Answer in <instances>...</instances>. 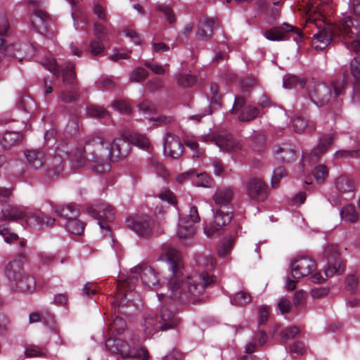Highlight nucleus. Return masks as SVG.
<instances>
[{
	"label": "nucleus",
	"instance_id": "nucleus-9",
	"mask_svg": "<svg viewBox=\"0 0 360 360\" xmlns=\"http://www.w3.org/2000/svg\"><path fill=\"white\" fill-rule=\"evenodd\" d=\"M103 148L99 150V153L103 154L104 162H108L107 159L110 158L111 160H122L127 156L131 150L129 141L124 137L115 139L112 143H110L102 137Z\"/></svg>",
	"mask_w": 360,
	"mask_h": 360
},
{
	"label": "nucleus",
	"instance_id": "nucleus-36",
	"mask_svg": "<svg viewBox=\"0 0 360 360\" xmlns=\"http://www.w3.org/2000/svg\"><path fill=\"white\" fill-rule=\"evenodd\" d=\"M337 190L342 193L352 192L354 190V184L347 176L341 175L335 181Z\"/></svg>",
	"mask_w": 360,
	"mask_h": 360
},
{
	"label": "nucleus",
	"instance_id": "nucleus-23",
	"mask_svg": "<svg viewBox=\"0 0 360 360\" xmlns=\"http://www.w3.org/2000/svg\"><path fill=\"white\" fill-rule=\"evenodd\" d=\"M164 152L172 158H179L184 152V146L179 136L167 132L163 139Z\"/></svg>",
	"mask_w": 360,
	"mask_h": 360
},
{
	"label": "nucleus",
	"instance_id": "nucleus-31",
	"mask_svg": "<svg viewBox=\"0 0 360 360\" xmlns=\"http://www.w3.org/2000/svg\"><path fill=\"white\" fill-rule=\"evenodd\" d=\"M22 139V134L20 131L6 130L0 140V144L6 150L10 149Z\"/></svg>",
	"mask_w": 360,
	"mask_h": 360
},
{
	"label": "nucleus",
	"instance_id": "nucleus-4",
	"mask_svg": "<svg viewBox=\"0 0 360 360\" xmlns=\"http://www.w3.org/2000/svg\"><path fill=\"white\" fill-rule=\"evenodd\" d=\"M103 148L102 137L94 136L86 141L84 147H77L73 150L70 161L77 167H83L86 162H89L95 172L103 173L110 169V165L104 162L103 154L99 153Z\"/></svg>",
	"mask_w": 360,
	"mask_h": 360
},
{
	"label": "nucleus",
	"instance_id": "nucleus-14",
	"mask_svg": "<svg viewBox=\"0 0 360 360\" xmlns=\"http://www.w3.org/2000/svg\"><path fill=\"white\" fill-rule=\"evenodd\" d=\"M126 226L139 236L148 238L153 235L155 221L148 215L128 217Z\"/></svg>",
	"mask_w": 360,
	"mask_h": 360
},
{
	"label": "nucleus",
	"instance_id": "nucleus-49",
	"mask_svg": "<svg viewBox=\"0 0 360 360\" xmlns=\"http://www.w3.org/2000/svg\"><path fill=\"white\" fill-rule=\"evenodd\" d=\"M148 76V72L146 69L139 67L131 72L129 76V80L133 82H142Z\"/></svg>",
	"mask_w": 360,
	"mask_h": 360
},
{
	"label": "nucleus",
	"instance_id": "nucleus-61",
	"mask_svg": "<svg viewBox=\"0 0 360 360\" xmlns=\"http://www.w3.org/2000/svg\"><path fill=\"white\" fill-rule=\"evenodd\" d=\"M139 109L144 115H153L155 112V105L148 101H144L139 105Z\"/></svg>",
	"mask_w": 360,
	"mask_h": 360
},
{
	"label": "nucleus",
	"instance_id": "nucleus-52",
	"mask_svg": "<svg viewBox=\"0 0 360 360\" xmlns=\"http://www.w3.org/2000/svg\"><path fill=\"white\" fill-rule=\"evenodd\" d=\"M313 174L316 181L321 183L328 176V169L326 165H319L315 167Z\"/></svg>",
	"mask_w": 360,
	"mask_h": 360
},
{
	"label": "nucleus",
	"instance_id": "nucleus-45",
	"mask_svg": "<svg viewBox=\"0 0 360 360\" xmlns=\"http://www.w3.org/2000/svg\"><path fill=\"white\" fill-rule=\"evenodd\" d=\"M194 177H196V184L198 186L211 188L214 184V181L212 176L207 174L205 172L198 174L195 172Z\"/></svg>",
	"mask_w": 360,
	"mask_h": 360
},
{
	"label": "nucleus",
	"instance_id": "nucleus-18",
	"mask_svg": "<svg viewBox=\"0 0 360 360\" xmlns=\"http://www.w3.org/2000/svg\"><path fill=\"white\" fill-rule=\"evenodd\" d=\"M72 146L68 142H61L56 148V155L51 158L53 168H48L47 177L52 178L58 176L62 170V162L69 160L73 151Z\"/></svg>",
	"mask_w": 360,
	"mask_h": 360
},
{
	"label": "nucleus",
	"instance_id": "nucleus-51",
	"mask_svg": "<svg viewBox=\"0 0 360 360\" xmlns=\"http://www.w3.org/2000/svg\"><path fill=\"white\" fill-rule=\"evenodd\" d=\"M233 244V239L231 237L226 238L217 250V254L220 257H225L231 252Z\"/></svg>",
	"mask_w": 360,
	"mask_h": 360
},
{
	"label": "nucleus",
	"instance_id": "nucleus-57",
	"mask_svg": "<svg viewBox=\"0 0 360 360\" xmlns=\"http://www.w3.org/2000/svg\"><path fill=\"white\" fill-rule=\"evenodd\" d=\"M211 165L214 168V174L216 176H222L226 173V167L223 162L217 158H214L211 160Z\"/></svg>",
	"mask_w": 360,
	"mask_h": 360
},
{
	"label": "nucleus",
	"instance_id": "nucleus-7",
	"mask_svg": "<svg viewBox=\"0 0 360 360\" xmlns=\"http://www.w3.org/2000/svg\"><path fill=\"white\" fill-rule=\"evenodd\" d=\"M106 349L112 354L120 355L123 359L127 357L140 358L148 360V353L142 347H139L131 335L126 336L125 340L121 338H108L105 342Z\"/></svg>",
	"mask_w": 360,
	"mask_h": 360
},
{
	"label": "nucleus",
	"instance_id": "nucleus-2",
	"mask_svg": "<svg viewBox=\"0 0 360 360\" xmlns=\"http://www.w3.org/2000/svg\"><path fill=\"white\" fill-rule=\"evenodd\" d=\"M349 83L354 86V99L360 100V59L357 57L351 60L349 70L344 71L341 84L338 82H333L330 84L313 82L308 88L309 97L316 106L326 105L333 96L342 95L345 85Z\"/></svg>",
	"mask_w": 360,
	"mask_h": 360
},
{
	"label": "nucleus",
	"instance_id": "nucleus-6",
	"mask_svg": "<svg viewBox=\"0 0 360 360\" xmlns=\"http://www.w3.org/2000/svg\"><path fill=\"white\" fill-rule=\"evenodd\" d=\"M180 323L176 313L167 307L161 309L160 315L149 314L143 319L142 327L146 336L150 338L159 331L173 329Z\"/></svg>",
	"mask_w": 360,
	"mask_h": 360
},
{
	"label": "nucleus",
	"instance_id": "nucleus-10",
	"mask_svg": "<svg viewBox=\"0 0 360 360\" xmlns=\"http://www.w3.org/2000/svg\"><path fill=\"white\" fill-rule=\"evenodd\" d=\"M42 65L53 75L59 77L62 72L63 82L72 89H77L78 82L75 72V65L70 62L66 63L65 65L60 68L53 58H47L42 61Z\"/></svg>",
	"mask_w": 360,
	"mask_h": 360
},
{
	"label": "nucleus",
	"instance_id": "nucleus-15",
	"mask_svg": "<svg viewBox=\"0 0 360 360\" xmlns=\"http://www.w3.org/2000/svg\"><path fill=\"white\" fill-rule=\"evenodd\" d=\"M291 34H296L294 40L299 42L302 41L303 36L300 30L288 23H283L281 26L274 27L264 32V36L270 41H284L289 39Z\"/></svg>",
	"mask_w": 360,
	"mask_h": 360
},
{
	"label": "nucleus",
	"instance_id": "nucleus-53",
	"mask_svg": "<svg viewBox=\"0 0 360 360\" xmlns=\"http://www.w3.org/2000/svg\"><path fill=\"white\" fill-rule=\"evenodd\" d=\"M94 32L96 38L100 41H107L108 39V30L101 23H94Z\"/></svg>",
	"mask_w": 360,
	"mask_h": 360
},
{
	"label": "nucleus",
	"instance_id": "nucleus-58",
	"mask_svg": "<svg viewBox=\"0 0 360 360\" xmlns=\"http://www.w3.org/2000/svg\"><path fill=\"white\" fill-rule=\"evenodd\" d=\"M105 41H100L96 38L90 41L89 50L92 55L97 56L104 51V45L103 42Z\"/></svg>",
	"mask_w": 360,
	"mask_h": 360
},
{
	"label": "nucleus",
	"instance_id": "nucleus-47",
	"mask_svg": "<svg viewBox=\"0 0 360 360\" xmlns=\"http://www.w3.org/2000/svg\"><path fill=\"white\" fill-rule=\"evenodd\" d=\"M177 83L182 87H189L193 86L195 82V76L188 73H181L176 76Z\"/></svg>",
	"mask_w": 360,
	"mask_h": 360
},
{
	"label": "nucleus",
	"instance_id": "nucleus-13",
	"mask_svg": "<svg viewBox=\"0 0 360 360\" xmlns=\"http://www.w3.org/2000/svg\"><path fill=\"white\" fill-rule=\"evenodd\" d=\"M89 215L98 219V224L101 229L110 232L108 222L112 221L115 217V210L110 205L100 202L87 208Z\"/></svg>",
	"mask_w": 360,
	"mask_h": 360
},
{
	"label": "nucleus",
	"instance_id": "nucleus-30",
	"mask_svg": "<svg viewBox=\"0 0 360 360\" xmlns=\"http://www.w3.org/2000/svg\"><path fill=\"white\" fill-rule=\"evenodd\" d=\"M274 153L276 160L282 162H290L296 159V152L290 144L283 143L279 146Z\"/></svg>",
	"mask_w": 360,
	"mask_h": 360
},
{
	"label": "nucleus",
	"instance_id": "nucleus-43",
	"mask_svg": "<svg viewBox=\"0 0 360 360\" xmlns=\"http://www.w3.org/2000/svg\"><path fill=\"white\" fill-rule=\"evenodd\" d=\"M341 217L348 221L355 222L358 219V214L354 205H348L340 212Z\"/></svg>",
	"mask_w": 360,
	"mask_h": 360
},
{
	"label": "nucleus",
	"instance_id": "nucleus-46",
	"mask_svg": "<svg viewBox=\"0 0 360 360\" xmlns=\"http://www.w3.org/2000/svg\"><path fill=\"white\" fill-rule=\"evenodd\" d=\"M130 141L141 149H148L150 147L148 138L143 134H134L131 136Z\"/></svg>",
	"mask_w": 360,
	"mask_h": 360
},
{
	"label": "nucleus",
	"instance_id": "nucleus-63",
	"mask_svg": "<svg viewBox=\"0 0 360 360\" xmlns=\"http://www.w3.org/2000/svg\"><path fill=\"white\" fill-rule=\"evenodd\" d=\"M115 86V83L108 77L104 78L97 84L98 89L102 91L112 89Z\"/></svg>",
	"mask_w": 360,
	"mask_h": 360
},
{
	"label": "nucleus",
	"instance_id": "nucleus-19",
	"mask_svg": "<svg viewBox=\"0 0 360 360\" xmlns=\"http://www.w3.org/2000/svg\"><path fill=\"white\" fill-rule=\"evenodd\" d=\"M27 165L35 172L41 171L46 168V175L47 176L48 168H53V162H49L51 158L45 154L40 149H27L24 151Z\"/></svg>",
	"mask_w": 360,
	"mask_h": 360
},
{
	"label": "nucleus",
	"instance_id": "nucleus-17",
	"mask_svg": "<svg viewBox=\"0 0 360 360\" xmlns=\"http://www.w3.org/2000/svg\"><path fill=\"white\" fill-rule=\"evenodd\" d=\"M245 193L251 201L264 202L269 195V188L266 183L257 177L250 178L245 184Z\"/></svg>",
	"mask_w": 360,
	"mask_h": 360
},
{
	"label": "nucleus",
	"instance_id": "nucleus-56",
	"mask_svg": "<svg viewBox=\"0 0 360 360\" xmlns=\"http://www.w3.org/2000/svg\"><path fill=\"white\" fill-rule=\"evenodd\" d=\"M299 333V329L297 326H290L283 330L281 335V340L287 342L294 338Z\"/></svg>",
	"mask_w": 360,
	"mask_h": 360
},
{
	"label": "nucleus",
	"instance_id": "nucleus-33",
	"mask_svg": "<svg viewBox=\"0 0 360 360\" xmlns=\"http://www.w3.org/2000/svg\"><path fill=\"white\" fill-rule=\"evenodd\" d=\"M195 233V227L189 221L181 220L176 230V235L180 239L188 238Z\"/></svg>",
	"mask_w": 360,
	"mask_h": 360
},
{
	"label": "nucleus",
	"instance_id": "nucleus-1",
	"mask_svg": "<svg viewBox=\"0 0 360 360\" xmlns=\"http://www.w3.org/2000/svg\"><path fill=\"white\" fill-rule=\"evenodd\" d=\"M161 259L167 262L171 276L168 282L169 297L180 304H200L208 298L207 288L216 281L208 272L214 269L216 260L210 255H200L196 263L205 269L200 274L188 276L184 272L181 255L176 248L164 245Z\"/></svg>",
	"mask_w": 360,
	"mask_h": 360
},
{
	"label": "nucleus",
	"instance_id": "nucleus-8",
	"mask_svg": "<svg viewBox=\"0 0 360 360\" xmlns=\"http://www.w3.org/2000/svg\"><path fill=\"white\" fill-rule=\"evenodd\" d=\"M291 276L295 279H300L311 275V279L314 283H321L325 280L319 272H315L317 268L314 260L307 257L296 258L292 262Z\"/></svg>",
	"mask_w": 360,
	"mask_h": 360
},
{
	"label": "nucleus",
	"instance_id": "nucleus-27",
	"mask_svg": "<svg viewBox=\"0 0 360 360\" xmlns=\"http://www.w3.org/2000/svg\"><path fill=\"white\" fill-rule=\"evenodd\" d=\"M27 222L30 224L35 223L39 229L52 228L55 225L56 219L40 210H34L29 212Z\"/></svg>",
	"mask_w": 360,
	"mask_h": 360
},
{
	"label": "nucleus",
	"instance_id": "nucleus-64",
	"mask_svg": "<svg viewBox=\"0 0 360 360\" xmlns=\"http://www.w3.org/2000/svg\"><path fill=\"white\" fill-rule=\"evenodd\" d=\"M307 294L302 291L299 290L295 292L293 297V304L296 307H301L304 305L306 300Z\"/></svg>",
	"mask_w": 360,
	"mask_h": 360
},
{
	"label": "nucleus",
	"instance_id": "nucleus-25",
	"mask_svg": "<svg viewBox=\"0 0 360 360\" xmlns=\"http://www.w3.org/2000/svg\"><path fill=\"white\" fill-rule=\"evenodd\" d=\"M233 188L231 186L218 188L212 196V199L219 209L227 210L232 208L231 202L233 197Z\"/></svg>",
	"mask_w": 360,
	"mask_h": 360
},
{
	"label": "nucleus",
	"instance_id": "nucleus-22",
	"mask_svg": "<svg viewBox=\"0 0 360 360\" xmlns=\"http://www.w3.org/2000/svg\"><path fill=\"white\" fill-rule=\"evenodd\" d=\"M134 274H139L143 283L148 288H156L159 285L160 279L158 272L150 266L140 265L131 269Z\"/></svg>",
	"mask_w": 360,
	"mask_h": 360
},
{
	"label": "nucleus",
	"instance_id": "nucleus-21",
	"mask_svg": "<svg viewBox=\"0 0 360 360\" xmlns=\"http://www.w3.org/2000/svg\"><path fill=\"white\" fill-rule=\"evenodd\" d=\"M5 54L22 61L24 59L31 58L34 54V48L28 43H14L6 46L4 49Z\"/></svg>",
	"mask_w": 360,
	"mask_h": 360
},
{
	"label": "nucleus",
	"instance_id": "nucleus-16",
	"mask_svg": "<svg viewBox=\"0 0 360 360\" xmlns=\"http://www.w3.org/2000/svg\"><path fill=\"white\" fill-rule=\"evenodd\" d=\"M323 257L328 264L325 271L326 277H331L335 274H340L345 271V265L340 257L337 245H328L324 249Z\"/></svg>",
	"mask_w": 360,
	"mask_h": 360
},
{
	"label": "nucleus",
	"instance_id": "nucleus-48",
	"mask_svg": "<svg viewBox=\"0 0 360 360\" xmlns=\"http://www.w3.org/2000/svg\"><path fill=\"white\" fill-rule=\"evenodd\" d=\"M8 18L5 14H0V48L4 44V37L9 29Z\"/></svg>",
	"mask_w": 360,
	"mask_h": 360
},
{
	"label": "nucleus",
	"instance_id": "nucleus-34",
	"mask_svg": "<svg viewBox=\"0 0 360 360\" xmlns=\"http://www.w3.org/2000/svg\"><path fill=\"white\" fill-rule=\"evenodd\" d=\"M54 211L58 216L64 218L67 221L75 218L79 215V210L72 205L56 207Z\"/></svg>",
	"mask_w": 360,
	"mask_h": 360
},
{
	"label": "nucleus",
	"instance_id": "nucleus-37",
	"mask_svg": "<svg viewBox=\"0 0 360 360\" xmlns=\"http://www.w3.org/2000/svg\"><path fill=\"white\" fill-rule=\"evenodd\" d=\"M84 224L77 217L66 221L65 228L70 233L81 235L84 230Z\"/></svg>",
	"mask_w": 360,
	"mask_h": 360
},
{
	"label": "nucleus",
	"instance_id": "nucleus-12",
	"mask_svg": "<svg viewBox=\"0 0 360 360\" xmlns=\"http://www.w3.org/2000/svg\"><path fill=\"white\" fill-rule=\"evenodd\" d=\"M138 278L134 276H128L124 281L120 282L117 285V293L115 295V300L117 302V311L120 314H128L127 308L134 307L133 302L127 298L128 292H131L135 288V283Z\"/></svg>",
	"mask_w": 360,
	"mask_h": 360
},
{
	"label": "nucleus",
	"instance_id": "nucleus-26",
	"mask_svg": "<svg viewBox=\"0 0 360 360\" xmlns=\"http://www.w3.org/2000/svg\"><path fill=\"white\" fill-rule=\"evenodd\" d=\"M212 139H214V143L222 151L236 152L240 149L239 143L227 131H221L217 137Z\"/></svg>",
	"mask_w": 360,
	"mask_h": 360
},
{
	"label": "nucleus",
	"instance_id": "nucleus-3",
	"mask_svg": "<svg viewBox=\"0 0 360 360\" xmlns=\"http://www.w3.org/2000/svg\"><path fill=\"white\" fill-rule=\"evenodd\" d=\"M342 36L353 39L352 41L345 43L347 48L356 53H360V28L356 20L350 16H343L331 28L330 33L321 32L313 36V45L316 49H323L330 42L333 37Z\"/></svg>",
	"mask_w": 360,
	"mask_h": 360
},
{
	"label": "nucleus",
	"instance_id": "nucleus-32",
	"mask_svg": "<svg viewBox=\"0 0 360 360\" xmlns=\"http://www.w3.org/2000/svg\"><path fill=\"white\" fill-rule=\"evenodd\" d=\"M294 130L297 133L308 132L311 133L315 130V125L313 122L306 121L302 116L297 115L292 121Z\"/></svg>",
	"mask_w": 360,
	"mask_h": 360
},
{
	"label": "nucleus",
	"instance_id": "nucleus-54",
	"mask_svg": "<svg viewBox=\"0 0 360 360\" xmlns=\"http://www.w3.org/2000/svg\"><path fill=\"white\" fill-rule=\"evenodd\" d=\"M86 112L89 116L98 118L105 117L108 115V111L105 110L104 108L95 105H91L87 107Z\"/></svg>",
	"mask_w": 360,
	"mask_h": 360
},
{
	"label": "nucleus",
	"instance_id": "nucleus-29",
	"mask_svg": "<svg viewBox=\"0 0 360 360\" xmlns=\"http://www.w3.org/2000/svg\"><path fill=\"white\" fill-rule=\"evenodd\" d=\"M333 141L334 136L332 134H324L320 137L317 146L311 150L309 155L310 160L318 159L322 154L325 153Z\"/></svg>",
	"mask_w": 360,
	"mask_h": 360
},
{
	"label": "nucleus",
	"instance_id": "nucleus-20",
	"mask_svg": "<svg viewBox=\"0 0 360 360\" xmlns=\"http://www.w3.org/2000/svg\"><path fill=\"white\" fill-rule=\"evenodd\" d=\"M214 220L204 228V232L207 236L214 235L217 231L221 229L228 224L233 217V209L227 210L219 209L216 210L212 209Z\"/></svg>",
	"mask_w": 360,
	"mask_h": 360
},
{
	"label": "nucleus",
	"instance_id": "nucleus-55",
	"mask_svg": "<svg viewBox=\"0 0 360 360\" xmlns=\"http://www.w3.org/2000/svg\"><path fill=\"white\" fill-rule=\"evenodd\" d=\"M346 289L351 293H355L358 290V278L354 274L349 275L345 278Z\"/></svg>",
	"mask_w": 360,
	"mask_h": 360
},
{
	"label": "nucleus",
	"instance_id": "nucleus-42",
	"mask_svg": "<svg viewBox=\"0 0 360 360\" xmlns=\"http://www.w3.org/2000/svg\"><path fill=\"white\" fill-rule=\"evenodd\" d=\"M252 298L249 293L245 291H240L236 292L233 297L231 298V303L235 306H243L251 302Z\"/></svg>",
	"mask_w": 360,
	"mask_h": 360
},
{
	"label": "nucleus",
	"instance_id": "nucleus-38",
	"mask_svg": "<svg viewBox=\"0 0 360 360\" xmlns=\"http://www.w3.org/2000/svg\"><path fill=\"white\" fill-rule=\"evenodd\" d=\"M306 84V79L304 78H299L295 75H286L283 78V86L285 89H292L297 86L304 87Z\"/></svg>",
	"mask_w": 360,
	"mask_h": 360
},
{
	"label": "nucleus",
	"instance_id": "nucleus-24",
	"mask_svg": "<svg viewBox=\"0 0 360 360\" xmlns=\"http://www.w3.org/2000/svg\"><path fill=\"white\" fill-rule=\"evenodd\" d=\"M208 98L210 99V105L207 107V109L203 112L190 116L188 117L189 120L200 122L204 116L211 114L213 110L220 108L221 96L219 93V87L217 84H210Z\"/></svg>",
	"mask_w": 360,
	"mask_h": 360
},
{
	"label": "nucleus",
	"instance_id": "nucleus-44",
	"mask_svg": "<svg viewBox=\"0 0 360 360\" xmlns=\"http://www.w3.org/2000/svg\"><path fill=\"white\" fill-rule=\"evenodd\" d=\"M17 106L25 112H32L36 108V103L31 97L23 96L18 101Z\"/></svg>",
	"mask_w": 360,
	"mask_h": 360
},
{
	"label": "nucleus",
	"instance_id": "nucleus-59",
	"mask_svg": "<svg viewBox=\"0 0 360 360\" xmlns=\"http://www.w3.org/2000/svg\"><path fill=\"white\" fill-rule=\"evenodd\" d=\"M285 175H286L285 170L284 167H279L276 168V169H274L273 176L271 178V186L273 188L277 187L281 179L282 178H283L284 176H285Z\"/></svg>",
	"mask_w": 360,
	"mask_h": 360
},
{
	"label": "nucleus",
	"instance_id": "nucleus-11",
	"mask_svg": "<svg viewBox=\"0 0 360 360\" xmlns=\"http://www.w3.org/2000/svg\"><path fill=\"white\" fill-rule=\"evenodd\" d=\"M11 192L6 188H0V217L4 221L25 219L27 221L29 212L20 207L8 203Z\"/></svg>",
	"mask_w": 360,
	"mask_h": 360
},
{
	"label": "nucleus",
	"instance_id": "nucleus-62",
	"mask_svg": "<svg viewBox=\"0 0 360 360\" xmlns=\"http://www.w3.org/2000/svg\"><path fill=\"white\" fill-rule=\"evenodd\" d=\"M245 106V100L242 96H236L234 103L231 109V113H237L241 112Z\"/></svg>",
	"mask_w": 360,
	"mask_h": 360
},
{
	"label": "nucleus",
	"instance_id": "nucleus-41",
	"mask_svg": "<svg viewBox=\"0 0 360 360\" xmlns=\"http://www.w3.org/2000/svg\"><path fill=\"white\" fill-rule=\"evenodd\" d=\"M259 113V110L254 106H246L242 110L238 116L239 120L242 122H248L254 120Z\"/></svg>",
	"mask_w": 360,
	"mask_h": 360
},
{
	"label": "nucleus",
	"instance_id": "nucleus-5",
	"mask_svg": "<svg viewBox=\"0 0 360 360\" xmlns=\"http://www.w3.org/2000/svg\"><path fill=\"white\" fill-rule=\"evenodd\" d=\"M27 261L25 255L20 253L6 265L4 274L13 292H30L36 288L34 278L25 271L24 264Z\"/></svg>",
	"mask_w": 360,
	"mask_h": 360
},
{
	"label": "nucleus",
	"instance_id": "nucleus-28",
	"mask_svg": "<svg viewBox=\"0 0 360 360\" xmlns=\"http://www.w3.org/2000/svg\"><path fill=\"white\" fill-rule=\"evenodd\" d=\"M48 14L45 11L34 10L30 21L32 27L39 33L46 35L49 32Z\"/></svg>",
	"mask_w": 360,
	"mask_h": 360
},
{
	"label": "nucleus",
	"instance_id": "nucleus-39",
	"mask_svg": "<svg viewBox=\"0 0 360 360\" xmlns=\"http://www.w3.org/2000/svg\"><path fill=\"white\" fill-rule=\"evenodd\" d=\"M126 328V321L123 318L119 316H115L113 321L109 324V330L113 335L123 333Z\"/></svg>",
	"mask_w": 360,
	"mask_h": 360
},
{
	"label": "nucleus",
	"instance_id": "nucleus-40",
	"mask_svg": "<svg viewBox=\"0 0 360 360\" xmlns=\"http://www.w3.org/2000/svg\"><path fill=\"white\" fill-rule=\"evenodd\" d=\"M79 131V126L78 119L72 117L68 121L65 129L64 136L66 138H73L76 136Z\"/></svg>",
	"mask_w": 360,
	"mask_h": 360
},
{
	"label": "nucleus",
	"instance_id": "nucleus-50",
	"mask_svg": "<svg viewBox=\"0 0 360 360\" xmlns=\"http://www.w3.org/2000/svg\"><path fill=\"white\" fill-rule=\"evenodd\" d=\"M251 148L255 151H262L266 146V138L263 134H257L251 140Z\"/></svg>",
	"mask_w": 360,
	"mask_h": 360
},
{
	"label": "nucleus",
	"instance_id": "nucleus-60",
	"mask_svg": "<svg viewBox=\"0 0 360 360\" xmlns=\"http://www.w3.org/2000/svg\"><path fill=\"white\" fill-rule=\"evenodd\" d=\"M335 156L340 158H360V147L356 150H341L335 153Z\"/></svg>",
	"mask_w": 360,
	"mask_h": 360
},
{
	"label": "nucleus",
	"instance_id": "nucleus-35",
	"mask_svg": "<svg viewBox=\"0 0 360 360\" xmlns=\"http://www.w3.org/2000/svg\"><path fill=\"white\" fill-rule=\"evenodd\" d=\"M80 94L79 93L72 89H61L59 91L58 94V100L65 103H70L75 102L79 99Z\"/></svg>",
	"mask_w": 360,
	"mask_h": 360
}]
</instances>
